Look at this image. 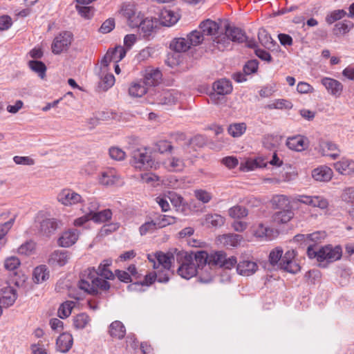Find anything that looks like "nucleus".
I'll return each instance as SVG.
<instances>
[{"label": "nucleus", "instance_id": "obj_1", "mask_svg": "<svg viewBox=\"0 0 354 354\" xmlns=\"http://www.w3.org/2000/svg\"><path fill=\"white\" fill-rule=\"evenodd\" d=\"M112 264L111 259H104L98 266L97 270L94 267L88 268L82 274L78 283V287L90 295H95L98 289L107 290L110 284L105 279H113L114 274L109 269Z\"/></svg>", "mask_w": 354, "mask_h": 354}, {"label": "nucleus", "instance_id": "obj_2", "mask_svg": "<svg viewBox=\"0 0 354 354\" xmlns=\"http://www.w3.org/2000/svg\"><path fill=\"white\" fill-rule=\"evenodd\" d=\"M281 247H277L270 251L268 261L275 269L296 274L300 271L301 267L295 260L296 252L294 250H288L284 254Z\"/></svg>", "mask_w": 354, "mask_h": 354}, {"label": "nucleus", "instance_id": "obj_3", "mask_svg": "<svg viewBox=\"0 0 354 354\" xmlns=\"http://www.w3.org/2000/svg\"><path fill=\"white\" fill-rule=\"evenodd\" d=\"M176 260L180 265L177 269L178 274L183 278L189 279L195 276L198 270L194 262L193 255L189 254L187 252L176 250Z\"/></svg>", "mask_w": 354, "mask_h": 354}, {"label": "nucleus", "instance_id": "obj_4", "mask_svg": "<svg viewBox=\"0 0 354 354\" xmlns=\"http://www.w3.org/2000/svg\"><path fill=\"white\" fill-rule=\"evenodd\" d=\"M39 233L44 236L50 237L59 227V222L54 218L44 214H38L35 220Z\"/></svg>", "mask_w": 354, "mask_h": 354}, {"label": "nucleus", "instance_id": "obj_5", "mask_svg": "<svg viewBox=\"0 0 354 354\" xmlns=\"http://www.w3.org/2000/svg\"><path fill=\"white\" fill-rule=\"evenodd\" d=\"M176 250L174 253L157 252L153 254H149L148 259L153 263L154 269H171L173 267L172 263L176 260Z\"/></svg>", "mask_w": 354, "mask_h": 354}, {"label": "nucleus", "instance_id": "obj_6", "mask_svg": "<svg viewBox=\"0 0 354 354\" xmlns=\"http://www.w3.org/2000/svg\"><path fill=\"white\" fill-rule=\"evenodd\" d=\"M237 263L236 258L231 256L227 257L223 251H215L209 253V267H219L225 269H231Z\"/></svg>", "mask_w": 354, "mask_h": 354}, {"label": "nucleus", "instance_id": "obj_7", "mask_svg": "<svg viewBox=\"0 0 354 354\" xmlns=\"http://www.w3.org/2000/svg\"><path fill=\"white\" fill-rule=\"evenodd\" d=\"M319 263H332L341 259L342 249L341 246L326 245L319 249Z\"/></svg>", "mask_w": 354, "mask_h": 354}, {"label": "nucleus", "instance_id": "obj_8", "mask_svg": "<svg viewBox=\"0 0 354 354\" xmlns=\"http://www.w3.org/2000/svg\"><path fill=\"white\" fill-rule=\"evenodd\" d=\"M73 34L68 31H64L56 36L52 43V52L55 55L67 50L71 44Z\"/></svg>", "mask_w": 354, "mask_h": 354}, {"label": "nucleus", "instance_id": "obj_9", "mask_svg": "<svg viewBox=\"0 0 354 354\" xmlns=\"http://www.w3.org/2000/svg\"><path fill=\"white\" fill-rule=\"evenodd\" d=\"M135 167L140 169L156 168L157 163L151 158L145 150L135 149L132 153Z\"/></svg>", "mask_w": 354, "mask_h": 354}, {"label": "nucleus", "instance_id": "obj_10", "mask_svg": "<svg viewBox=\"0 0 354 354\" xmlns=\"http://www.w3.org/2000/svg\"><path fill=\"white\" fill-rule=\"evenodd\" d=\"M58 201L65 206L82 203V197L71 189H64L57 195Z\"/></svg>", "mask_w": 354, "mask_h": 354}, {"label": "nucleus", "instance_id": "obj_11", "mask_svg": "<svg viewBox=\"0 0 354 354\" xmlns=\"http://www.w3.org/2000/svg\"><path fill=\"white\" fill-rule=\"evenodd\" d=\"M79 238V232L76 229H70L64 232L59 236L57 243L60 247L68 248L74 245Z\"/></svg>", "mask_w": 354, "mask_h": 354}, {"label": "nucleus", "instance_id": "obj_12", "mask_svg": "<svg viewBox=\"0 0 354 354\" xmlns=\"http://www.w3.org/2000/svg\"><path fill=\"white\" fill-rule=\"evenodd\" d=\"M71 259V253L66 250H55L50 256L48 263L53 266L62 267Z\"/></svg>", "mask_w": 354, "mask_h": 354}, {"label": "nucleus", "instance_id": "obj_13", "mask_svg": "<svg viewBox=\"0 0 354 354\" xmlns=\"http://www.w3.org/2000/svg\"><path fill=\"white\" fill-rule=\"evenodd\" d=\"M179 96L176 91H164L156 95V100L159 104L173 105L178 102Z\"/></svg>", "mask_w": 354, "mask_h": 354}, {"label": "nucleus", "instance_id": "obj_14", "mask_svg": "<svg viewBox=\"0 0 354 354\" xmlns=\"http://www.w3.org/2000/svg\"><path fill=\"white\" fill-rule=\"evenodd\" d=\"M319 152L324 156H330L335 160L339 156V151L336 144L326 140H320L319 142Z\"/></svg>", "mask_w": 354, "mask_h": 354}, {"label": "nucleus", "instance_id": "obj_15", "mask_svg": "<svg viewBox=\"0 0 354 354\" xmlns=\"http://www.w3.org/2000/svg\"><path fill=\"white\" fill-rule=\"evenodd\" d=\"M213 89L216 93L211 94V99L214 100L216 95H225L230 94L232 91V86L230 80L221 79L213 84Z\"/></svg>", "mask_w": 354, "mask_h": 354}, {"label": "nucleus", "instance_id": "obj_16", "mask_svg": "<svg viewBox=\"0 0 354 354\" xmlns=\"http://www.w3.org/2000/svg\"><path fill=\"white\" fill-rule=\"evenodd\" d=\"M73 344V338L71 334L62 333L56 340L57 351L66 353L70 351Z\"/></svg>", "mask_w": 354, "mask_h": 354}, {"label": "nucleus", "instance_id": "obj_17", "mask_svg": "<svg viewBox=\"0 0 354 354\" xmlns=\"http://www.w3.org/2000/svg\"><path fill=\"white\" fill-rule=\"evenodd\" d=\"M307 140L304 136L297 135L288 138L286 140V146L291 150L302 151L308 147Z\"/></svg>", "mask_w": 354, "mask_h": 354}, {"label": "nucleus", "instance_id": "obj_18", "mask_svg": "<svg viewBox=\"0 0 354 354\" xmlns=\"http://www.w3.org/2000/svg\"><path fill=\"white\" fill-rule=\"evenodd\" d=\"M17 298L16 290L8 286L2 290V293H0V304L3 307L8 308L14 304Z\"/></svg>", "mask_w": 354, "mask_h": 354}, {"label": "nucleus", "instance_id": "obj_19", "mask_svg": "<svg viewBox=\"0 0 354 354\" xmlns=\"http://www.w3.org/2000/svg\"><path fill=\"white\" fill-rule=\"evenodd\" d=\"M298 201L300 203L309 205L313 207H319L320 209H326L328 205V201L319 196H300Z\"/></svg>", "mask_w": 354, "mask_h": 354}, {"label": "nucleus", "instance_id": "obj_20", "mask_svg": "<svg viewBox=\"0 0 354 354\" xmlns=\"http://www.w3.org/2000/svg\"><path fill=\"white\" fill-rule=\"evenodd\" d=\"M179 19L178 14L171 10L164 9L159 15L160 24L164 26L170 27L174 25Z\"/></svg>", "mask_w": 354, "mask_h": 354}, {"label": "nucleus", "instance_id": "obj_21", "mask_svg": "<svg viewBox=\"0 0 354 354\" xmlns=\"http://www.w3.org/2000/svg\"><path fill=\"white\" fill-rule=\"evenodd\" d=\"M225 30L229 35L231 41L243 43L247 40L245 32L239 28L232 26L230 24H227L225 26Z\"/></svg>", "mask_w": 354, "mask_h": 354}, {"label": "nucleus", "instance_id": "obj_22", "mask_svg": "<svg viewBox=\"0 0 354 354\" xmlns=\"http://www.w3.org/2000/svg\"><path fill=\"white\" fill-rule=\"evenodd\" d=\"M333 172L332 169L326 166H320L312 171L313 178L317 180L320 182H328L333 177Z\"/></svg>", "mask_w": 354, "mask_h": 354}, {"label": "nucleus", "instance_id": "obj_23", "mask_svg": "<svg viewBox=\"0 0 354 354\" xmlns=\"http://www.w3.org/2000/svg\"><path fill=\"white\" fill-rule=\"evenodd\" d=\"M258 269L257 264L252 261H241L236 266L237 272L243 276H250L253 274Z\"/></svg>", "mask_w": 354, "mask_h": 354}, {"label": "nucleus", "instance_id": "obj_24", "mask_svg": "<svg viewBox=\"0 0 354 354\" xmlns=\"http://www.w3.org/2000/svg\"><path fill=\"white\" fill-rule=\"evenodd\" d=\"M322 84L328 93L333 95H339L342 91V84L337 80L330 77H324Z\"/></svg>", "mask_w": 354, "mask_h": 354}, {"label": "nucleus", "instance_id": "obj_25", "mask_svg": "<svg viewBox=\"0 0 354 354\" xmlns=\"http://www.w3.org/2000/svg\"><path fill=\"white\" fill-rule=\"evenodd\" d=\"M335 170L343 175H349L354 173V161L342 158L341 160L334 163Z\"/></svg>", "mask_w": 354, "mask_h": 354}, {"label": "nucleus", "instance_id": "obj_26", "mask_svg": "<svg viewBox=\"0 0 354 354\" xmlns=\"http://www.w3.org/2000/svg\"><path fill=\"white\" fill-rule=\"evenodd\" d=\"M199 28L204 36H215L218 33L220 26L217 22L208 19L203 21L200 24Z\"/></svg>", "mask_w": 354, "mask_h": 354}, {"label": "nucleus", "instance_id": "obj_27", "mask_svg": "<svg viewBox=\"0 0 354 354\" xmlns=\"http://www.w3.org/2000/svg\"><path fill=\"white\" fill-rule=\"evenodd\" d=\"M225 221V218L219 214H209L205 216L202 224L208 227H220L224 225Z\"/></svg>", "mask_w": 354, "mask_h": 354}, {"label": "nucleus", "instance_id": "obj_28", "mask_svg": "<svg viewBox=\"0 0 354 354\" xmlns=\"http://www.w3.org/2000/svg\"><path fill=\"white\" fill-rule=\"evenodd\" d=\"M169 48L175 52L182 53L187 51L191 46L187 38L176 37L171 41Z\"/></svg>", "mask_w": 354, "mask_h": 354}, {"label": "nucleus", "instance_id": "obj_29", "mask_svg": "<svg viewBox=\"0 0 354 354\" xmlns=\"http://www.w3.org/2000/svg\"><path fill=\"white\" fill-rule=\"evenodd\" d=\"M243 240V237L242 235L234 233L223 234L220 238V241L224 245L233 248L239 246Z\"/></svg>", "mask_w": 354, "mask_h": 354}, {"label": "nucleus", "instance_id": "obj_30", "mask_svg": "<svg viewBox=\"0 0 354 354\" xmlns=\"http://www.w3.org/2000/svg\"><path fill=\"white\" fill-rule=\"evenodd\" d=\"M189 254L193 255V261H195L197 270L203 269L207 264L209 266V254L206 251L199 250Z\"/></svg>", "mask_w": 354, "mask_h": 354}, {"label": "nucleus", "instance_id": "obj_31", "mask_svg": "<svg viewBox=\"0 0 354 354\" xmlns=\"http://www.w3.org/2000/svg\"><path fill=\"white\" fill-rule=\"evenodd\" d=\"M162 77L161 72L158 69H151L146 71L144 80H142L145 84L149 86H156Z\"/></svg>", "mask_w": 354, "mask_h": 354}, {"label": "nucleus", "instance_id": "obj_32", "mask_svg": "<svg viewBox=\"0 0 354 354\" xmlns=\"http://www.w3.org/2000/svg\"><path fill=\"white\" fill-rule=\"evenodd\" d=\"M147 86L143 81L133 82L129 88V93L134 97H140L147 93Z\"/></svg>", "mask_w": 354, "mask_h": 354}, {"label": "nucleus", "instance_id": "obj_33", "mask_svg": "<svg viewBox=\"0 0 354 354\" xmlns=\"http://www.w3.org/2000/svg\"><path fill=\"white\" fill-rule=\"evenodd\" d=\"M118 181V176L114 171L107 170L101 173L99 176V183L104 186H111Z\"/></svg>", "mask_w": 354, "mask_h": 354}, {"label": "nucleus", "instance_id": "obj_34", "mask_svg": "<svg viewBox=\"0 0 354 354\" xmlns=\"http://www.w3.org/2000/svg\"><path fill=\"white\" fill-rule=\"evenodd\" d=\"M109 333L111 336L121 339L126 334V329L121 322L115 321L109 326Z\"/></svg>", "mask_w": 354, "mask_h": 354}, {"label": "nucleus", "instance_id": "obj_35", "mask_svg": "<svg viewBox=\"0 0 354 354\" xmlns=\"http://www.w3.org/2000/svg\"><path fill=\"white\" fill-rule=\"evenodd\" d=\"M293 215L291 208L280 209L274 214L273 220L278 224L286 223L293 217Z\"/></svg>", "mask_w": 354, "mask_h": 354}, {"label": "nucleus", "instance_id": "obj_36", "mask_svg": "<svg viewBox=\"0 0 354 354\" xmlns=\"http://www.w3.org/2000/svg\"><path fill=\"white\" fill-rule=\"evenodd\" d=\"M354 26L353 22L350 21H342L337 23L333 29V33L336 36H339L348 33Z\"/></svg>", "mask_w": 354, "mask_h": 354}, {"label": "nucleus", "instance_id": "obj_37", "mask_svg": "<svg viewBox=\"0 0 354 354\" xmlns=\"http://www.w3.org/2000/svg\"><path fill=\"white\" fill-rule=\"evenodd\" d=\"M258 38L260 43L266 48L270 49L275 46V41L264 28H260L258 32Z\"/></svg>", "mask_w": 354, "mask_h": 354}, {"label": "nucleus", "instance_id": "obj_38", "mask_svg": "<svg viewBox=\"0 0 354 354\" xmlns=\"http://www.w3.org/2000/svg\"><path fill=\"white\" fill-rule=\"evenodd\" d=\"M230 41L231 40L226 30H225L224 33L222 32L216 36L213 39L214 44L221 50H223L225 48L229 47Z\"/></svg>", "mask_w": 354, "mask_h": 354}, {"label": "nucleus", "instance_id": "obj_39", "mask_svg": "<svg viewBox=\"0 0 354 354\" xmlns=\"http://www.w3.org/2000/svg\"><path fill=\"white\" fill-rule=\"evenodd\" d=\"M91 220H93L95 223H104L109 219H111L112 216V212L109 209H106L100 212H95L93 210L91 213Z\"/></svg>", "mask_w": 354, "mask_h": 354}, {"label": "nucleus", "instance_id": "obj_40", "mask_svg": "<svg viewBox=\"0 0 354 354\" xmlns=\"http://www.w3.org/2000/svg\"><path fill=\"white\" fill-rule=\"evenodd\" d=\"M157 21L152 19H142L139 29L143 33V37L149 36L156 27Z\"/></svg>", "mask_w": 354, "mask_h": 354}, {"label": "nucleus", "instance_id": "obj_41", "mask_svg": "<svg viewBox=\"0 0 354 354\" xmlns=\"http://www.w3.org/2000/svg\"><path fill=\"white\" fill-rule=\"evenodd\" d=\"M49 277V272L48 268L44 265H41L35 268L33 272V280L35 282L39 283H41Z\"/></svg>", "mask_w": 354, "mask_h": 354}, {"label": "nucleus", "instance_id": "obj_42", "mask_svg": "<svg viewBox=\"0 0 354 354\" xmlns=\"http://www.w3.org/2000/svg\"><path fill=\"white\" fill-rule=\"evenodd\" d=\"M28 66L32 71L37 73L40 78L45 77L46 66L44 63L41 61L31 60L28 62Z\"/></svg>", "mask_w": 354, "mask_h": 354}, {"label": "nucleus", "instance_id": "obj_43", "mask_svg": "<svg viewBox=\"0 0 354 354\" xmlns=\"http://www.w3.org/2000/svg\"><path fill=\"white\" fill-rule=\"evenodd\" d=\"M169 199L177 212H183L185 210V203L183 198L175 192L169 193Z\"/></svg>", "mask_w": 354, "mask_h": 354}, {"label": "nucleus", "instance_id": "obj_44", "mask_svg": "<svg viewBox=\"0 0 354 354\" xmlns=\"http://www.w3.org/2000/svg\"><path fill=\"white\" fill-rule=\"evenodd\" d=\"M156 279V278L155 272H151L145 276V279L142 281L133 283L129 285L128 286V288H129V290H137L138 288L142 286H149L151 284H152L155 281Z\"/></svg>", "mask_w": 354, "mask_h": 354}, {"label": "nucleus", "instance_id": "obj_45", "mask_svg": "<svg viewBox=\"0 0 354 354\" xmlns=\"http://www.w3.org/2000/svg\"><path fill=\"white\" fill-rule=\"evenodd\" d=\"M272 204L275 209H285L291 208L288 198L284 195L274 196L272 198Z\"/></svg>", "mask_w": 354, "mask_h": 354}, {"label": "nucleus", "instance_id": "obj_46", "mask_svg": "<svg viewBox=\"0 0 354 354\" xmlns=\"http://www.w3.org/2000/svg\"><path fill=\"white\" fill-rule=\"evenodd\" d=\"M189 45L196 46L201 44L204 40V35L201 30H194L187 35Z\"/></svg>", "mask_w": 354, "mask_h": 354}, {"label": "nucleus", "instance_id": "obj_47", "mask_svg": "<svg viewBox=\"0 0 354 354\" xmlns=\"http://www.w3.org/2000/svg\"><path fill=\"white\" fill-rule=\"evenodd\" d=\"M228 213L233 218H242L248 216V211L245 207L235 205L229 209Z\"/></svg>", "mask_w": 354, "mask_h": 354}, {"label": "nucleus", "instance_id": "obj_48", "mask_svg": "<svg viewBox=\"0 0 354 354\" xmlns=\"http://www.w3.org/2000/svg\"><path fill=\"white\" fill-rule=\"evenodd\" d=\"M107 53H110V57L113 62L118 63L125 57L127 50L124 47L118 46L111 50H109Z\"/></svg>", "mask_w": 354, "mask_h": 354}, {"label": "nucleus", "instance_id": "obj_49", "mask_svg": "<svg viewBox=\"0 0 354 354\" xmlns=\"http://www.w3.org/2000/svg\"><path fill=\"white\" fill-rule=\"evenodd\" d=\"M75 304L73 301H67L63 303L58 309V316L61 319H65L68 317L71 314Z\"/></svg>", "mask_w": 354, "mask_h": 354}, {"label": "nucleus", "instance_id": "obj_50", "mask_svg": "<svg viewBox=\"0 0 354 354\" xmlns=\"http://www.w3.org/2000/svg\"><path fill=\"white\" fill-rule=\"evenodd\" d=\"M272 230L262 223H259L257 228L254 230V234L256 237L261 239H270L272 237Z\"/></svg>", "mask_w": 354, "mask_h": 354}, {"label": "nucleus", "instance_id": "obj_51", "mask_svg": "<svg viewBox=\"0 0 354 354\" xmlns=\"http://www.w3.org/2000/svg\"><path fill=\"white\" fill-rule=\"evenodd\" d=\"M102 73V75L100 76L101 80L99 85L104 91H106L113 86L115 83V77L111 73H106L105 75H104V73Z\"/></svg>", "mask_w": 354, "mask_h": 354}, {"label": "nucleus", "instance_id": "obj_52", "mask_svg": "<svg viewBox=\"0 0 354 354\" xmlns=\"http://www.w3.org/2000/svg\"><path fill=\"white\" fill-rule=\"evenodd\" d=\"M90 321L88 315L85 313H80L73 319V325L77 329H83Z\"/></svg>", "mask_w": 354, "mask_h": 354}, {"label": "nucleus", "instance_id": "obj_53", "mask_svg": "<svg viewBox=\"0 0 354 354\" xmlns=\"http://www.w3.org/2000/svg\"><path fill=\"white\" fill-rule=\"evenodd\" d=\"M157 272H155L156 280L160 283H167L169 280V277L174 274V271L171 269H156Z\"/></svg>", "mask_w": 354, "mask_h": 354}, {"label": "nucleus", "instance_id": "obj_54", "mask_svg": "<svg viewBox=\"0 0 354 354\" xmlns=\"http://www.w3.org/2000/svg\"><path fill=\"white\" fill-rule=\"evenodd\" d=\"M177 218L168 215H161L157 218L156 223L158 228H163L167 225L176 223Z\"/></svg>", "mask_w": 354, "mask_h": 354}, {"label": "nucleus", "instance_id": "obj_55", "mask_svg": "<svg viewBox=\"0 0 354 354\" xmlns=\"http://www.w3.org/2000/svg\"><path fill=\"white\" fill-rule=\"evenodd\" d=\"M245 129L246 126L244 123H235L230 125L228 132L233 137H239L245 132Z\"/></svg>", "mask_w": 354, "mask_h": 354}, {"label": "nucleus", "instance_id": "obj_56", "mask_svg": "<svg viewBox=\"0 0 354 354\" xmlns=\"http://www.w3.org/2000/svg\"><path fill=\"white\" fill-rule=\"evenodd\" d=\"M157 227L156 221H147L139 227V233L141 236H145L148 233L153 232Z\"/></svg>", "mask_w": 354, "mask_h": 354}, {"label": "nucleus", "instance_id": "obj_57", "mask_svg": "<svg viewBox=\"0 0 354 354\" xmlns=\"http://www.w3.org/2000/svg\"><path fill=\"white\" fill-rule=\"evenodd\" d=\"M346 15L344 10H335L331 12L326 17V21L328 24H332L337 20H339Z\"/></svg>", "mask_w": 354, "mask_h": 354}, {"label": "nucleus", "instance_id": "obj_58", "mask_svg": "<svg viewBox=\"0 0 354 354\" xmlns=\"http://www.w3.org/2000/svg\"><path fill=\"white\" fill-rule=\"evenodd\" d=\"M128 15V24L129 26L131 28H140L142 20V16L140 15V13L136 15L135 12H132L130 14L129 12H127Z\"/></svg>", "mask_w": 354, "mask_h": 354}, {"label": "nucleus", "instance_id": "obj_59", "mask_svg": "<svg viewBox=\"0 0 354 354\" xmlns=\"http://www.w3.org/2000/svg\"><path fill=\"white\" fill-rule=\"evenodd\" d=\"M326 236V234L324 231H316L311 234H308V243L309 244H315L321 242Z\"/></svg>", "mask_w": 354, "mask_h": 354}, {"label": "nucleus", "instance_id": "obj_60", "mask_svg": "<svg viewBox=\"0 0 354 354\" xmlns=\"http://www.w3.org/2000/svg\"><path fill=\"white\" fill-rule=\"evenodd\" d=\"M21 264L19 259L16 257H10L5 260L4 267L6 270L15 271Z\"/></svg>", "mask_w": 354, "mask_h": 354}, {"label": "nucleus", "instance_id": "obj_61", "mask_svg": "<svg viewBox=\"0 0 354 354\" xmlns=\"http://www.w3.org/2000/svg\"><path fill=\"white\" fill-rule=\"evenodd\" d=\"M184 166L183 160L176 158L172 157L168 160L167 168L172 171L181 170Z\"/></svg>", "mask_w": 354, "mask_h": 354}, {"label": "nucleus", "instance_id": "obj_62", "mask_svg": "<svg viewBox=\"0 0 354 354\" xmlns=\"http://www.w3.org/2000/svg\"><path fill=\"white\" fill-rule=\"evenodd\" d=\"M35 248V243L32 241H28L22 244L18 248V253L23 255H30Z\"/></svg>", "mask_w": 354, "mask_h": 354}, {"label": "nucleus", "instance_id": "obj_63", "mask_svg": "<svg viewBox=\"0 0 354 354\" xmlns=\"http://www.w3.org/2000/svg\"><path fill=\"white\" fill-rule=\"evenodd\" d=\"M341 198L347 203H354V187L345 188L342 193Z\"/></svg>", "mask_w": 354, "mask_h": 354}, {"label": "nucleus", "instance_id": "obj_64", "mask_svg": "<svg viewBox=\"0 0 354 354\" xmlns=\"http://www.w3.org/2000/svg\"><path fill=\"white\" fill-rule=\"evenodd\" d=\"M195 197L203 203H207L210 201L212 196V194L203 189H196L194 191Z\"/></svg>", "mask_w": 354, "mask_h": 354}]
</instances>
